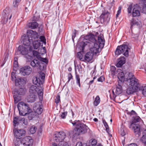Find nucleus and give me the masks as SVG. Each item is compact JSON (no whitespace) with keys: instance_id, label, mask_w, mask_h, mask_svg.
<instances>
[{"instance_id":"18","label":"nucleus","mask_w":146,"mask_h":146,"mask_svg":"<svg viewBox=\"0 0 146 146\" xmlns=\"http://www.w3.org/2000/svg\"><path fill=\"white\" fill-rule=\"evenodd\" d=\"M129 127L134 130L136 134H137L139 136L140 134V126L138 124L131 123L129 126Z\"/></svg>"},{"instance_id":"27","label":"nucleus","mask_w":146,"mask_h":146,"mask_svg":"<svg viewBox=\"0 0 146 146\" xmlns=\"http://www.w3.org/2000/svg\"><path fill=\"white\" fill-rule=\"evenodd\" d=\"M51 146H70V145L67 141H63L58 143V145L55 143H52Z\"/></svg>"},{"instance_id":"5","label":"nucleus","mask_w":146,"mask_h":146,"mask_svg":"<svg viewBox=\"0 0 146 146\" xmlns=\"http://www.w3.org/2000/svg\"><path fill=\"white\" fill-rule=\"evenodd\" d=\"M17 108L19 114L21 115H25L27 113H31L32 111L29 105L23 102H20L18 104Z\"/></svg>"},{"instance_id":"11","label":"nucleus","mask_w":146,"mask_h":146,"mask_svg":"<svg viewBox=\"0 0 146 146\" xmlns=\"http://www.w3.org/2000/svg\"><path fill=\"white\" fill-rule=\"evenodd\" d=\"M13 132L15 138L20 139L25 135L26 132L23 129H18L16 128L13 129Z\"/></svg>"},{"instance_id":"14","label":"nucleus","mask_w":146,"mask_h":146,"mask_svg":"<svg viewBox=\"0 0 146 146\" xmlns=\"http://www.w3.org/2000/svg\"><path fill=\"white\" fill-rule=\"evenodd\" d=\"M27 33L29 37L33 42V41L38 39L39 35L38 33L36 31L31 30H28Z\"/></svg>"},{"instance_id":"52","label":"nucleus","mask_w":146,"mask_h":146,"mask_svg":"<svg viewBox=\"0 0 146 146\" xmlns=\"http://www.w3.org/2000/svg\"><path fill=\"white\" fill-rule=\"evenodd\" d=\"M121 7H119L118 8V10L117 11V14L116 15V17L117 18L118 17L119 15L120 14L121 12Z\"/></svg>"},{"instance_id":"59","label":"nucleus","mask_w":146,"mask_h":146,"mask_svg":"<svg viewBox=\"0 0 146 146\" xmlns=\"http://www.w3.org/2000/svg\"><path fill=\"white\" fill-rule=\"evenodd\" d=\"M13 67L16 68L18 67V62L17 61H14Z\"/></svg>"},{"instance_id":"37","label":"nucleus","mask_w":146,"mask_h":146,"mask_svg":"<svg viewBox=\"0 0 146 146\" xmlns=\"http://www.w3.org/2000/svg\"><path fill=\"white\" fill-rule=\"evenodd\" d=\"M76 83L80 87V81L79 76L77 74V73L76 72Z\"/></svg>"},{"instance_id":"20","label":"nucleus","mask_w":146,"mask_h":146,"mask_svg":"<svg viewBox=\"0 0 146 146\" xmlns=\"http://www.w3.org/2000/svg\"><path fill=\"white\" fill-rule=\"evenodd\" d=\"M40 89V87H37L36 86L32 85L30 87L29 90L30 94H38L39 90Z\"/></svg>"},{"instance_id":"30","label":"nucleus","mask_w":146,"mask_h":146,"mask_svg":"<svg viewBox=\"0 0 146 146\" xmlns=\"http://www.w3.org/2000/svg\"><path fill=\"white\" fill-rule=\"evenodd\" d=\"M28 25L29 28L32 29L36 28L38 26V23L36 22L29 23Z\"/></svg>"},{"instance_id":"33","label":"nucleus","mask_w":146,"mask_h":146,"mask_svg":"<svg viewBox=\"0 0 146 146\" xmlns=\"http://www.w3.org/2000/svg\"><path fill=\"white\" fill-rule=\"evenodd\" d=\"M14 103H17L21 100V97L17 94H14L13 95Z\"/></svg>"},{"instance_id":"41","label":"nucleus","mask_w":146,"mask_h":146,"mask_svg":"<svg viewBox=\"0 0 146 146\" xmlns=\"http://www.w3.org/2000/svg\"><path fill=\"white\" fill-rule=\"evenodd\" d=\"M77 56L80 60L82 61H84V58H82V55L81 53H78L77 54Z\"/></svg>"},{"instance_id":"42","label":"nucleus","mask_w":146,"mask_h":146,"mask_svg":"<svg viewBox=\"0 0 146 146\" xmlns=\"http://www.w3.org/2000/svg\"><path fill=\"white\" fill-rule=\"evenodd\" d=\"M88 42H81L80 44V46L82 47V49L83 50L85 46L87 45V43H89Z\"/></svg>"},{"instance_id":"3","label":"nucleus","mask_w":146,"mask_h":146,"mask_svg":"<svg viewBox=\"0 0 146 146\" xmlns=\"http://www.w3.org/2000/svg\"><path fill=\"white\" fill-rule=\"evenodd\" d=\"M45 78L44 74L42 72H40V74L37 77H34L33 78V83L36 85L38 87H40V89L39 90L38 96L41 101H42L43 96V84L44 82Z\"/></svg>"},{"instance_id":"43","label":"nucleus","mask_w":146,"mask_h":146,"mask_svg":"<svg viewBox=\"0 0 146 146\" xmlns=\"http://www.w3.org/2000/svg\"><path fill=\"white\" fill-rule=\"evenodd\" d=\"M19 120V119L18 117H15L14 118L13 123L15 126H16V124H17L18 123V121Z\"/></svg>"},{"instance_id":"46","label":"nucleus","mask_w":146,"mask_h":146,"mask_svg":"<svg viewBox=\"0 0 146 146\" xmlns=\"http://www.w3.org/2000/svg\"><path fill=\"white\" fill-rule=\"evenodd\" d=\"M67 112H64L62 113L60 116V117L62 119L65 118L67 115Z\"/></svg>"},{"instance_id":"25","label":"nucleus","mask_w":146,"mask_h":146,"mask_svg":"<svg viewBox=\"0 0 146 146\" xmlns=\"http://www.w3.org/2000/svg\"><path fill=\"white\" fill-rule=\"evenodd\" d=\"M125 62V58L123 57H122L118 59L117 63L116 65V66L118 67H120Z\"/></svg>"},{"instance_id":"61","label":"nucleus","mask_w":146,"mask_h":146,"mask_svg":"<svg viewBox=\"0 0 146 146\" xmlns=\"http://www.w3.org/2000/svg\"><path fill=\"white\" fill-rule=\"evenodd\" d=\"M76 146H82V143L80 142H78L76 145Z\"/></svg>"},{"instance_id":"17","label":"nucleus","mask_w":146,"mask_h":146,"mask_svg":"<svg viewBox=\"0 0 146 146\" xmlns=\"http://www.w3.org/2000/svg\"><path fill=\"white\" fill-rule=\"evenodd\" d=\"M22 39L23 45L28 46L29 47L32 42L28 35H23L22 37Z\"/></svg>"},{"instance_id":"45","label":"nucleus","mask_w":146,"mask_h":146,"mask_svg":"<svg viewBox=\"0 0 146 146\" xmlns=\"http://www.w3.org/2000/svg\"><path fill=\"white\" fill-rule=\"evenodd\" d=\"M33 54L34 56H36L37 59H38V56L40 57L39 53L36 51H34L33 52Z\"/></svg>"},{"instance_id":"54","label":"nucleus","mask_w":146,"mask_h":146,"mask_svg":"<svg viewBox=\"0 0 146 146\" xmlns=\"http://www.w3.org/2000/svg\"><path fill=\"white\" fill-rule=\"evenodd\" d=\"M20 0H15V2H14L13 4L14 7H16L17 4L20 2Z\"/></svg>"},{"instance_id":"36","label":"nucleus","mask_w":146,"mask_h":146,"mask_svg":"<svg viewBox=\"0 0 146 146\" xmlns=\"http://www.w3.org/2000/svg\"><path fill=\"white\" fill-rule=\"evenodd\" d=\"M100 102V98L99 96H97L95 98L94 104L95 106H97Z\"/></svg>"},{"instance_id":"40","label":"nucleus","mask_w":146,"mask_h":146,"mask_svg":"<svg viewBox=\"0 0 146 146\" xmlns=\"http://www.w3.org/2000/svg\"><path fill=\"white\" fill-rule=\"evenodd\" d=\"M103 123L104 124V126H105L106 128V130L107 132H108V131L109 130V128L108 125L107 123L106 122L105 120H103Z\"/></svg>"},{"instance_id":"62","label":"nucleus","mask_w":146,"mask_h":146,"mask_svg":"<svg viewBox=\"0 0 146 146\" xmlns=\"http://www.w3.org/2000/svg\"><path fill=\"white\" fill-rule=\"evenodd\" d=\"M128 146H137V145L136 144H135L134 143H133L130 144Z\"/></svg>"},{"instance_id":"28","label":"nucleus","mask_w":146,"mask_h":146,"mask_svg":"<svg viewBox=\"0 0 146 146\" xmlns=\"http://www.w3.org/2000/svg\"><path fill=\"white\" fill-rule=\"evenodd\" d=\"M15 93L14 94L19 95H23L25 94V92L23 88H21L18 90L15 89Z\"/></svg>"},{"instance_id":"34","label":"nucleus","mask_w":146,"mask_h":146,"mask_svg":"<svg viewBox=\"0 0 146 146\" xmlns=\"http://www.w3.org/2000/svg\"><path fill=\"white\" fill-rule=\"evenodd\" d=\"M36 127L35 125H33L29 129V131L30 134L34 133L36 130Z\"/></svg>"},{"instance_id":"7","label":"nucleus","mask_w":146,"mask_h":146,"mask_svg":"<svg viewBox=\"0 0 146 146\" xmlns=\"http://www.w3.org/2000/svg\"><path fill=\"white\" fill-rule=\"evenodd\" d=\"M44 64L42 63L39 60L37 59H34L31 61L30 63V65L33 67H39L40 70H43L44 68Z\"/></svg>"},{"instance_id":"31","label":"nucleus","mask_w":146,"mask_h":146,"mask_svg":"<svg viewBox=\"0 0 146 146\" xmlns=\"http://www.w3.org/2000/svg\"><path fill=\"white\" fill-rule=\"evenodd\" d=\"M140 4L143 6L142 10L143 12L146 14V0H141Z\"/></svg>"},{"instance_id":"35","label":"nucleus","mask_w":146,"mask_h":146,"mask_svg":"<svg viewBox=\"0 0 146 146\" xmlns=\"http://www.w3.org/2000/svg\"><path fill=\"white\" fill-rule=\"evenodd\" d=\"M20 139V138H16V139H14V143L15 146H19L20 144H22L21 140V141Z\"/></svg>"},{"instance_id":"57","label":"nucleus","mask_w":146,"mask_h":146,"mask_svg":"<svg viewBox=\"0 0 146 146\" xmlns=\"http://www.w3.org/2000/svg\"><path fill=\"white\" fill-rule=\"evenodd\" d=\"M104 80V78L103 76H101L98 79V81L99 82H102Z\"/></svg>"},{"instance_id":"6","label":"nucleus","mask_w":146,"mask_h":146,"mask_svg":"<svg viewBox=\"0 0 146 146\" xmlns=\"http://www.w3.org/2000/svg\"><path fill=\"white\" fill-rule=\"evenodd\" d=\"M130 48L127 45L123 44L117 47L115 53L117 55L123 53L125 56L127 57L129 55L128 52Z\"/></svg>"},{"instance_id":"53","label":"nucleus","mask_w":146,"mask_h":146,"mask_svg":"<svg viewBox=\"0 0 146 146\" xmlns=\"http://www.w3.org/2000/svg\"><path fill=\"white\" fill-rule=\"evenodd\" d=\"M97 143V141L95 139H92L91 141V144L92 145H95Z\"/></svg>"},{"instance_id":"56","label":"nucleus","mask_w":146,"mask_h":146,"mask_svg":"<svg viewBox=\"0 0 146 146\" xmlns=\"http://www.w3.org/2000/svg\"><path fill=\"white\" fill-rule=\"evenodd\" d=\"M132 10V6L130 5L129 6L127 9V12L129 13H131Z\"/></svg>"},{"instance_id":"63","label":"nucleus","mask_w":146,"mask_h":146,"mask_svg":"<svg viewBox=\"0 0 146 146\" xmlns=\"http://www.w3.org/2000/svg\"><path fill=\"white\" fill-rule=\"evenodd\" d=\"M68 70L69 71H71L72 70V68L71 67H70L68 68Z\"/></svg>"},{"instance_id":"13","label":"nucleus","mask_w":146,"mask_h":146,"mask_svg":"<svg viewBox=\"0 0 146 146\" xmlns=\"http://www.w3.org/2000/svg\"><path fill=\"white\" fill-rule=\"evenodd\" d=\"M33 140L29 136L26 137L21 140V143L24 146H32Z\"/></svg>"},{"instance_id":"38","label":"nucleus","mask_w":146,"mask_h":146,"mask_svg":"<svg viewBox=\"0 0 146 146\" xmlns=\"http://www.w3.org/2000/svg\"><path fill=\"white\" fill-rule=\"evenodd\" d=\"M38 59L40 60L42 63H44H44H48V60L46 58H42L40 56L39 57L38 56Z\"/></svg>"},{"instance_id":"39","label":"nucleus","mask_w":146,"mask_h":146,"mask_svg":"<svg viewBox=\"0 0 146 146\" xmlns=\"http://www.w3.org/2000/svg\"><path fill=\"white\" fill-rule=\"evenodd\" d=\"M131 28L133 25H139L138 22L135 21L133 18H132V19L131 20Z\"/></svg>"},{"instance_id":"55","label":"nucleus","mask_w":146,"mask_h":146,"mask_svg":"<svg viewBox=\"0 0 146 146\" xmlns=\"http://www.w3.org/2000/svg\"><path fill=\"white\" fill-rule=\"evenodd\" d=\"M142 94L145 96L146 97V86L144 87L143 90Z\"/></svg>"},{"instance_id":"1","label":"nucleus","mask_w":146,"mask_h":146,"mask_svg":"<svg viewBox=\"0 0 146 146\" xmlns=\"http://www.w3.org/2000/svg\"><path fill=\"white\" fill-rule=\"evenodd\" d=\"M118 78L121 82H123L125 79L129 83V88L127 90L128 94H133L138 89L139 85V80L132 73H127L124 75V73L121 72L118 73Z\"/></svg>"},{"instance_id":"19","label":"nucleus","mask_w":146,"mask_h":146,"mask_svg":"<svg viewBox=\"0 0 146 146\" xmlns=\"http://www.w3.org/2000/svg\"><path fill=\"white\" fill-rule=\"evenodd\" d=\"M114 90L115 94L117 95H119L122 92V86L120 84L119 81L118 82V84L116 86V89L115 90H112L113 97L114 98H115L116 97V95L114 93Z\"/></svg>"},{"instance_id":"48","label":"nucleus","mask_w":146,"mask_h":146,"mask_svg":"<svg viewBox=\"0 0 146 146\" xmlns=\"http://www.w3.org/2000/svg\"><path fill=\"white\" fill-rule=\"evenodd\" d=\"M40 40V42L41 41L43 42H45L46 39L45 37L44 36H40L39 38Z\"/></svg>"},{"instance_id":"26","label":"nucleus","mask_w":146,"mask_h":146,"mask_svg":"<svg viewBox=\"0 0 146 146\" xmlns=\"http://www.w3.org/2000/svg\"><path fill=\"white\" fill-rule=\"evenodd\" d=\"M40 41L39 39H38L33 41L31 43L33 44V47L35 49H37L40 47L41 44Z\"/></svg>"},{"instance_id":"21","label":"nucleus","mask_w":146,"mask_h":146,"mask_svg":"<svg viewBox=\"0 0 146 146\" xmlns=\"http://www.w3.org/2000/svg\"><path fill=\"white\" fill-rule=\"evenodd\" d=\"M37 99L36 94H29V96L28 97L27 101L29 102H34Z\"/></svg>"},{"instance_id":"49","label":"nucleus","mask_w":146,"mask_h":146,"mask_svg":"<svg viewBox=\"0 0 146 146\" xmlns=\"http://www.w3.org/2000/svg\"><path fill=\"white\" fill-rule=\"evenodd\" d=\"M77 32V31H76L75 30H74L73 32V33L72 34V40L73 41H74V39L76 36V33Z\"/></svg>"},{"instance_id":"32","label":"nucleus","mask_w":146,"mask_h":146,"mask_svg":"<svg viewBox=\"0 0 146 146\" xmlns=\"http://www.w3.org/2000/svg\"><path fill=\"white\" fill-rule=\"evenodd\" d=\"M133 119L132 120L131 123H133L135 124L136 123L139 122L141 120V118L139 116H133Z\"/></svg>"},{"instance_id":"64","label":"nucleus","mask_w":146,"mask_h":146,"mask_svg":"<svg viewBox=\"0 0 146 146\" xmlns=\"http://www.w3.org/2000/svg\"><path fill=\"white\" fill-rule=\"evenodd\" d=\"M94 121H95V122H96V121H98V120L97 118H95L94 119Z\"/></svg>"},{"instance_id":"51","label":"nucleus","mask_w":146,"mask_h":146,"mask_svg":"<svg viewBox=\"0 0 146 146\" xmlns=\"http://www.w3.org/2000/svg\"><path fill=\"white\" fill-rule=\"evenodd\" d=\"M60 101V96L59 95L57 96L55 99V102L57 104L59 103Z\"/></svg>"},{"instance_id":"22","label":"nucleus","mask_w":146,"mask_h":146,"mask_svg":"<svg viewBox=\"0 0 146 146\" xmlns=\"http://www.w3.org/2000/svg\"><path fill=\"white\" fill-rule=\"evenodd\" d=\"M25 83V81L23 78H18L16 80L15 85L17 86H22V85Z\"/></svg>"},{"instance_id":"9","label":"nucleus","mask_w":146,"mask_h":146,"mask_svg":"<svg viewBox=\"0 0 146 146\" xmlns=\"http://www.w3.org/2000/svg\"><path fill=\"white\" fill-rule=\"evenodd\" d=\"M30 47L24 45L19 46L18 49V51L15 52V54H18V52L21 54L25 55L29 53Z\"/></svg>"},{"instance_id":"24","label":"nucleus","mask_w":146,"mask_h":146,"mask_svg":"<svg viewBox=\"0 0 146 146\" xmlns=\"http://www.w3.org/2000/svg\"><path fill=\"white\" fill-rule=\"evenodd\" d=\"M93 54L91 52H88L85 56L84 60L88 62L91 61L93 58Z\"/></svg>"},{"instance_id":"47","label":"nucleus","mask_w":146,"mask_h":146,"mask_svg":"<svg viewBox=\"0 0 146 146\" xmlns=\"http://www.w3.org/2000/svg\"><path fill=\"white\" fill-rule=\"evenodd\" d=\"M119 132L120 133L121 135L122 136H123L125 135V133L124 132V130L123 129V128L121 127V129L119 131Z\"/></svg>"},{"instance_id":"15","label":"nucleus","mask_w":146,"mask_h":146,"mask_svg":"<svg viewBox=\"0 0 146 146\" xmlns=\"http://www.w3.org/2000/svg\"><path fill=\"white\" fill-rule=\"evenodd\" d=\"M140 7L139 5L136 4L135 5L132 7V15L133 17H138L140 15Z\"/></svg>"},{"instance_id":"2","label":"nucleus","mask_w":146,"mask_h":146,"mask_svg":"<svg viewBox=\"0 0 146 146\" xmlns=\"http://www.w3.org/2000/svg\"><path fill=\"white\" fill-rule=\"evenodd\" d=\"M84 38L94 44V46L90 48L91 52L93 54L97 55L104 46L105 41L102 34L97 37L90 34L86 36Z\"/></svg>"},{"instance_id":"12","label":"nucleus","mask_w":146,"mask_h":146,"mask_svg":"<svg viewBox=\"0 0 146 146\" xmlns=\"http://www.w3.org/2000/svg\"><path fill=\"white\" fill-rule=\"evenodd\" d=\"M33 110L35 113L37 114L41 113L42 110V105L40 102L36 103L35 104Z\"/></svg>"},{"instance_id":"8","label":"nucleus","mask_w":146,"mask_h":146,"mask_svg":"<svg viewBox=\"0 0 146 146\" xmlns=\"http://www.w3.org/2000/svg\"><path fill=\"white\" fill-rule=\"evenodd\" d=\"M65 133L62 132H57L54 135V140L58 143L63 141L66 137Z\"/></svg>"},{"instance_id":"4","label":"nucleus","mask_w":146,"mask_h":146,"mask_svg":"<svg viewBox=\"0 0 146 146\" xmlns=\"http://www.w3.org/2000/svg\"><path fill=\"white\" fill-rule=\"evenodd\" d=\"M74 126H75L73 132L75 136L79 135L81 134H84L87 131L88 129L87 126L83 123H80L79 122L75 121L72 123Z\"/></svg>"},{"instance_id":"50","label":"nucleus","mask_w":146,"mask_h":146,"mask_svg":"<svg viewBox=\"0 0 146 146\" xmlns=\"http://www.w3.org/2000/svg\"><path fill=\"white\" fill-rule=\"evenodd\" d=\"M72 78H73V76H72V74L70 73H69L68 74V80L67 82L68 83L70 82V80H71V79H72Z\"/></svg>"},{"instance_id":"16","label":"nucleus","mask_w":146,"mask_h":146,"mask_svg":"<svg viewBox=\"0 0 146 146\" xmlns=\"http://www.w3.org/2000/svg\"><path fill=\"white\" fill-rule=\"evenodd\" d=\"M32 69L29 66L22 67L20 70V73L23 76L29 75L31 72Z\"/></svg>"},{"instance_id":"44","label":"nucleus","mask_w":146,"mask_h":146,"mask_svg":"<svg viewBox=\"0 0 146 146\" xmlns=\"http://www.w3.org/2000/svg\"><path fill=\"white\" fill-rule=\"evenodd\" d=\"M16 73L14 72H12L11 74V77L13 81H16V80L17 79H16Z\"/></svg>"},{"instance_id":"29","label":"nucleus","mask_w":146,"mask_h":146,"mask_svg":"<svg viewBox=\"0 0 146 146\" xmlns=\"http://www.w3.org/2000/svg\"><path fill=\"white\" fill-rule=\"evenodd\" d=\"M140 141L143 144L146 145V129L144 131Z\"/></svg>"},{"instance_id":"10","label":"nucleus","mask_w":146,"mask_h":146,"mask_svg":"<svg viewBox=\"0 0 146 146\" xmlns=\"http://www.w3.org/2000/svg\"><path fill=\"white\" fill-rule=\"evenodd\" d=\"M2 23L5 24L7 21L9 16V19H10L12 15L9 13V10L8 9H6L4 10L2 13Z\"/></svg>"},{"instance_id":"58","label":"nucleus","mask_w":146,"mask_h":146,"mask_svg":"<svg viewBox=\"0 0 146 146\" xmlns=\"http://www.w3.org/2000/svg\"><path fill=\"white\" fill-rule=\"evenodd\" d=\"M110 70L111 71L114 72L115 70V68L114 66H111V67Z\"/></svg>"},{"instance_id":"60","label":"nucleus","mask_w":146,"mask_h":146,"mask_svg":"<svg viewBox=\"0 0 146 146\" xmlns=\"http://www.w3.org/2000/svg\"><path fill=\"white\" fill-rule=\"evenodd\" d=\"M131 115H134L135 116L136 115V113L135 111L133 110H132L130 113Z\"/></svg>"},{"instance_id":"23","label":"nucleus","mask_w":146,"mask_h":146,"mask_svg":"<svg viewBox=\"0 0 146 146\" xmlns=\"http://www.w3.org/2000/svg\"><path fill=\"white\" fill-rule=\"evenodd\" d=\"M109 15L108 12L107 11H102V14L100 16V18L101 20H102L104 22V21L107 19Z\"/></svg>"}]
</instances>
